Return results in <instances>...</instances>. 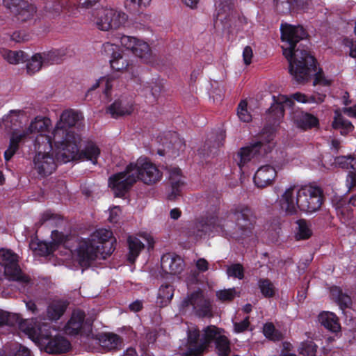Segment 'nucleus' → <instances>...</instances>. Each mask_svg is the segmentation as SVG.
<instances>
[{
	"mask_svg": "<svg viewBox=\"0 0 356 356\" xmlns=\"http://www.w3.org/2000/svg\"><path fill=\"white\" fill-rule=\"evenodd\" d=\"M81 113H63L61 120L54 133L50 136H40L35 139L37 153L33 159L34 168L39 175H51L56 168L58 162L67 163L77 159L90 161L97 164L100 149L92 141H88L85 148L79 151L81 142L79 134L75 133L74 126L82 118Z\"/></svg>",
	"mask_w": 356,
	"mask_h": 356,
	"instance_id": "obj_1",
	"label": "nucleus"
},
{
	"mask_svg": "<svg viewBox=\"0 0 356 356\" xmlns=\"http://www.w3.org/2000/svg\"><path fill=\"white\" fill-rule=\"evenodd\" d=\"M113 234L106 229H99L88 238H65L58 231L51 232V243L32 239L30 248L34 254L40 256L52 255L58 261L72 267L76 262L81 267H88L91 262L101 256L110 255L113 250Z\"/></svg>",
	"mask_w": 356,
	"mask_h": 356,
	"instance_id": "obj_2",
	"label": "nucleus"
},
{
	"mask_svg": "<svg viewBox=\"0 0 356 356\" xmlns=\"http://www.w3.org/2000/svg\"><path fill=\"white\" fill-rule=\"evenodd\" d=\"M281 39L283 55L287 59L289 73L293 79L300 84L309 81L314 74V85L321 84L328 86L331 81L327 79L321 70L316 72V60L308 51L300 47L296 49V44L306 38L307 33L302 26H293L288 24H281Z\"/></svg>",
	"mask_w": 356,
	"mask_h": 356,
	"instance_id": "obj_3",
	"label": "nucleus"
},
{
	"mask_svg": "<svg viewBox=\"0 0 356 356\" xmlns=\"http://www.w3.org/2000/svg\"><path fill=\"white\" fill-rule=\"evenodd\" d=\"M229 221L222 224L216 217L202 220L195 225L193 234L197 237L211 236L221 232L226 236L237 240L250 237L254 234L255 218L252 211L246 207H238L229 214Z\"/></svg>",
	"mask_w": 356,
	"mask_h": 356,
	"instance_id": "obj_4",
	"label": "nucleus"
},
{
	"mask_svg": "<svg viewBox=\"0 0 356 356\" xmlns=\"http://www.w3.org/2000/svg\"><path fill=\"white\" fill-rule=\"evenodd\" d=\"M323 202L322 190L312 185H290L279 198L280 207L287 215L296 214L298 209L312 213L321 208Z\"/></svg>",
	"mask_w": 356,
	"mask_h": 356,
	"instance_id": "obj_5",
	"label": "nucleus"
},
{
	"mask_svg": "<svg viewBox=\"0 0 356 356\" xmlns=\"http://www.w3.org/2000/svg\"><path fill=\"white\" fill-rule=\"evenodd\" d=\"M224 330L214 325H209L203 330L200 339V332L196 326L188 327L187 343L182 348L184 356H200L212 341L215 342L216 349L219 356H228L230 353V343L223 334Z\"/></svg>",
	"mask_w": 356,
	"mask_h": 356,
	"instance_id": "obj_6",
	"label": "nucleus"
},
{
	"mask_svg": "<svg viewBox=\"0 0 356 356\" xmlns=\"http://www.w3.org/2000/svg\"><path fill=\"white\" fill-rule=\"evenodd\" d=\"M19 329L41 349L48 353H62L68 351L70 343L65 337L56 334L45 324H37L35 319H26L19 323Z\"/></svg>",
	"mask_w": 356,
	"mask_h": 356,
	"instance_id": "obj_7",
	"label": "nucleus"
},
{
	"mask_svg": "<svg viewBox=\"0 0 356 356\" xmlns=\"http://www.w3.org/2000/svg\"><path fill=\"white\" fill-rule=\"evenodd\" d=\"M89 22L97 29L107 31L117 29L126 20V15L110 7H100L88 13Z\"/></svg>",
	"mask_w": 356,
	"mask_h": 356,
	"instance_id": "obj_8",
	"label": "nucleus"
},
{
	"mask_svg": "<svg viewBox=\"0 0 356 356\" xmlns=\"http://www.w3.org/2000/svg\"><path fill=\"white\" fill-rule=\"evenodd\" d=\"M261 140L241 148L237 153L235 160L240 168H242L246 163L251 161L257 154H266L270 151L274 145L273 142L274 138L273 131H270L267 133H262Z\"/></svg>",
	"mask_w": 356,
	"mask_h": 356,
	"instance_id": "obj_9",
	"label": "nucleus"
},
{
	"mask_svg": "<svg viewBox=\"0 0 356 356\" xmlns=\"http://www.w3.org/2000/svg\"><path fill=\"white\" fill-rule=\"evenodd\" d=\"M180 312L186 314L194 313L199 316H209L211 313V300L198 289L189 293L179 305Z\"/></svg>",
	"mask_w": 356,
	"mask_h": 356,
	"instance_id": "obj_10",
	"label": "nucleus"
},
{
	"mask_svg": "<svg viewBox=\"0 0 356 356\" xmlns=\"http://www.w3.org/2000/svg\"><path fill=\"white\" fill-rule=\"evenodd\" d=\"M0 265L4 268L5 275L9 280L17 281L24 286L31 283L30 277L23 273L18 264V256L10 250H0Z\"/></svg>",
	"mask_w": 356,
	"mask_h": 356,
	"instance_id": "obj_11",
	"label": "nucleus"
},
{
	"mask_svg": "<svg viewBox=\"0 0 356 356\" xmlns=\"http://www.w3.org/2000/svg\"><path fill=\"white\" fill-rule=\"evenodd\" d=\"M129 169L137 175V181L140 179L146 184H154L161 178L157 167L146 158H139L135 163H130Z\"/></svg>",
	"mask_w": 356,
	"mask_h": 356,
	"instance_id": "obj_12",
	"label": "nucleus"
},
{
	"mask_svg": "<svg viewBox=\"0 0 356 356\" xmlns=\"http://www.w3.org/2000/svg\"><path fill=\"white\" fill-rule=\"evenodd\" d=\"M120 41L124 48L131 51L143 63H149L152 61V51L147 42L128 35L122 36Z\"/></svg>",
	"mask_w": 356,
	"mask_h": 356,
	"instance_id": "obj_13",
	"label": "nucleus"
},
{
	"mask_svg": "<svg viewBox=\"0 0 356 356\" xmlns=\"http://www.w3.org/2000/svg\"><path fill=\"white\" fill-rule=\"evenodd\" d=\"M137 175L129 169L128 165L124 172L117 173L109 178L108 186L115 196L121 197L137 181Z\"/></svg>",
	"mask_w": 356,
	"mask_h": 356,
	"instance_id": "obj_14",
	"label": "nucleus"
},
{
	"mask_svg": "<svg viewBox=\"0 0 356 356\" xmlns=\"http://www.w3.org/2000/svg\"><path fill=\"white\" fill-rule=\"evenodd\" d=\"M92 322L89 318H85L83 312L76 309L65 326V332L69 335L85 334L88 336L91 332Z\"/></svg>",
	"mask_w": 356,
	"mask_h": 356,
	"instance_id": "obj_15",
	"label": "nucleus"
},
{
	"mask_svg": "<svg viewBox=\"0 0 356 356\" xmlns=\"http://www.w3.org/2000/svg\"><path fill=\"white\" fill-rule=\"evenodd\" d=\"M59 58L56 51H49L34 54L26 64V72L33 75L41 70L42 67L59 63Z\"/></svg>",
	"mask_w": 356,
	"mask_h": 356,
	"instance_id": "obj_16",
	"label": "nucleus"
},
{
	"mask_svg": "<svg viewBox=\"0 0 356 356\" xmlns=\"http://www.w3.org/2000/svg\"><path fill=\"white\" fill-rule=\"evenodd\" d=\"M276 176L277 170L273 166L269 165H262L255 172L254 182L258 188H264L270 185Z\"/></svg>",
	"mask_w": 356,
	"mask_h": 356,
	"instance_id": "obj_17",
	"label": "nucleus"
},
{
	"mask_svg": "<svg viewBox=\"0 0 356 356\" xmlns=\"http://www.w3.org/2000/svg\"><path fill=\"white\" fill-rule=\"evenodd\" d=\"M161 266L163 270L172 275H179L184 269V260L178 255L165 254L162 256Z\"/></svg>",
	"mask_w": 356,
	"mask_h": 356,
	"instance_id": "obj_18",
	"label": "nucleus"
},
{
	"mask_svg": "<svg viewBox=\"0 0 356 356\" xmlns=\"http://www.w3.org/2000/svg\"><path fill=\"white\" fill-rule=\"evenodd\" d=\"M168 181L170 185L171 192L168 194L170 200L175 199L179 195L180 191L184 186L185 179L178 168H171L169 170Z\"/></svg>",
	"mask_w": 356,
	"mask_h": 356,
	"instance_id": "obj_19",
	"label": "nucleus"
},
{
	"mask_svg": "<svg viewBox=\"0 0 356 356\" xmlns=\"http://www.w3.org/2000/svg\"><path fill=\"white\" fill-rule=\"evenodd\" d=\"M100 346L107 350H111L119 348L122 344L120 337L114 333H102L97 336Z\"/></svg>",
	"mask_w": 356,
	"mask_h": 356,
	"instance_id": "obj_20",
	"label": "nucleus"
},
{
	"mask_svg": "<svg viewBox=\"0 0 356 356\" xmlns=\"http://www.w3.org/2000/svg\"><path fill=\"white\" fill-rule=\"evenodd\" d=\"M318 322L326 329L336 332L340 330V324L337 316L330 312H322L318 316Z\"/></svg>",
	"mask_w": 356,
	"mask_h": 356,
	"instance_id": "obj_21",
	"label": "nucleus"
},
{
	"mask_svg": "<svg viewBox=\"0 0 356 356\" xmlns=\"http://www.w3.org/2000/svg\"><path fill=\"white\" fill-rule=\"evenodd\" d=\"M293 117L296 126L302 129H307L316 127L318 124V119L310 113H296Z\"/></svg>",
	"mask_w": 356,
	"mask_h": 356,
	"instance_id": "obj_22",
	"label": "nucleus"
},
{
	"mask_svg": "<svg viewBox=\"0 0 356 356\" xmlns=\"http://www.w3.org/2000/svg\"><path fill=\"white\" fill-rule=\"evenodd\" d=\"M127 243L129 247L127 260L130 263H134L143 250L145 245L138 237L133 236H129Z\"/></svg>",
	"mask_w": 356,
	"mask_h": 356,
	"instance_id": "obj_23",
	"label": "nucleus"
},
{
	"mask_svg": "<svg viewBox=\"0 0 356 356\" xmlns=\"http://www.w3.org/2000/svg\"><path fill=\"white\" fill-rule=\"evenodd\" d=\"M294 103L291 98L286 95L273 96V103L270 111H286L293 108Z\"/></svg>",
	"mask_w": 356,
	"mask_h": 356,
	"instance_id": "obj_24",
	"label": "nucleus"
},
{
	"mask_svg": "<svg viewBox=\"0 0 356 356\" xmlns=\"http://www.w3.org/2000/svg\"><path fill=\"white\" fill-rule=\"evenodd\" d=\"M67 303L63 300H54L47 307V316L50 320H58L64 314Z\"/></svg>",
	"mask_w": 356,
	"mask_h": 356,
	"instance_id": "obj_25",
	"label": "nucleus"
},
{
	"mask_svg": "<svg viewBox=\"0 0 356 356\" xmlns=\"http://www.w3.org/2000/svg\"><path fill=\"white\" fill-rule=\"evenodd\" d=\"M332 127L335 129H339L341 135H346L353 130V125L347 120L341 113H337L332 122Z\"/></svg>",
	"mask_w": 356,
	"mask_h": 356,
	"instance_id": "obj_26",
	"label": "nucleus"
},
{
	"mask_svg": "<svg viewBox=\"0 0 356 356\" xmlns=\"http://www.w3.org/2000/svg\"><path fill=\"white\" fill-rule=\"evenodd\" d=\"M174 295L172 286L165 284H162L158 292L157 304L160 307H165L170 303Z\"/></svg>",
	"mask_w": 356,
	"mask_h": 356,
	"instance_id": "obj_27",
	"label": "nucleus"
},
{
	"mask_svg": "<svg viewBox=\"0 0 356 356\" xmlns=\"http://www.w3.org/2000/svg\"><path fill=\"white\" fill-rule=\"evenodd\" d=\"M1 54L3 59L12 65L23 63L26 59V55L22 51H11L3 49L1 51Z\"/></svg>",
	"mask_w": 356,
	"mask_h": 356,
	"instance_id": "obj_28",
	"label": "nucleus"
},
{
	"mask_svg": "<svg viewBox=\"0 0 356 356\" xmlns=\"http://www.w3.org/2000/svg\"><path fill=\"white\" fill-rule=\"evenodd\" d=\"M296 224V238L298 240H305L312 235V225L309 222L301 219Z\"/></svg>",
	"mask_w": 356,
	"mask_h": 356,
	"instance_id": "obj_29",
	"label": "nucleus"
},
{
	"mask_svg": "<svg viewBox=\"0 0 356 356\" xmlns=\"http://www.w3.org/2000/svg\"><path fill=\"white\" fill-rule=\"evenodd\" d=\"M334 163L335 166L356 172V155L337 156L334 158Z\"/></svg>",
	"mask_w": 356,
	"mask_h": 356,
	"instance_id": "obj_30",
	"label": "nucleus"
},
{
	"mask_svg": "<svg viewBox=\"0 0 356 356\" xmlns=\"http://www.w3.org/2000/svg\"><path fill=\"white\" fill-rule=\"evenodd\" d=\"M51 125V120L47 118H35V120L31 123V131H38L40 133L37 137L43 136V133L48 131L49 127Z\"/></svg>",
	"mask_w": 356,
	"mask_h": 356,
	"instance_id": "obj_31",
	"label": "nucleus"
},
{
	"mask_svg": "<svg viewBox=\"0 0 356 356\" xmlns=\"http://www.w3.org/2000/svg\"><path fill=\"white\" fill-rule=\"evenodd\" d=\"M15 12L18 19L25 22L34 16L36 13V8L25 1Z\"/></svg>",
	"mask_w": 356,
	"mask_h": 356,
	"instance_id": "obj_32",
	"label": "nucleus"
},
{
	"mask_svg": "<svg viewBox=\"0 0 356 356\" xmlns=\"http://www.w3.org/2000/svg\"><path fill=\"white\" fill-rule=\"evenodd\" d=\"M258 287L261 294L266 298L274 296L277 292V288L274 284L268 279H261L258 282Z\"/></svg>",
	"mask_w": 356,
	"mask_h": 356,
	"instance_id": "obj_33",
	"label": "nucleus"
},
{
	"mask_svg": "<svg viewBox=\"0 0 356 356\" xmlns=\"http://www.w3.org/2000/svg\"><path fill=\"white\" fill-rule=\"evenodd\" d=\"M292 99L300 103L310 104V103H321L324 101L325 95H316L307 96L301 92H296L292 95Z\"/></svg>",
	"mask_w": 356,
	"mask_h": 356,
	"instance_id": "obj_34",
	"label": "nucleus"
},
{
	"mask_svg": "<svg viewBox=\"0 0 356 356\" xmlns=\"http://www.w3.org/2000/svg\"><path fill=\"white\" fill-rule=\"evenodd\" d=\"M24 137L23 134H18L13 133L10 142V145L8 149L4 152V157L6 161H9L14 155L18 148V143L20 140Z\"/></svg>",
	"mask_w": 356,
	"mask_h": 356,
	"instance_id": "obj_35",
	"label": "nucleus"
},
{
	"mask_svg": "<svg viewBox=\"0 0 356 356\" xmlns=\"http://www.w3.org/2000/svg\"><path fill=\"white\" fill-rule=\"evenodd\" d=\"M62 221L60 216L51 212V211H47L44 212L40 218V222L41 225L47 224V225L56 226Z\"/></svg>",
	"mask_w": 356,
	"mask_h": 356,
	"instance_id": "obj_36",
	"label": "nucleus"
},
{
	"mask_svg": "<svg viewBox=\"0 0 356 356\" xmlns=\"http://www.w3.org/2000/svg\"><path fill=\"white\" fill-rule=\"evenodd\" d=\"M152 0H125L124 6L130 11L137 12L150 5Z\"/></svg>",
	"mask_w": 356,
	"mask_h": 356,
	"instance_id": "obj_37",
	"label": "nucleus"
},
{
	"mask_svg": "<svg viewBox=\"0 0 356 356\" xmlns=\"http://www.w3.org/2000/svg\"><path fill=\"white\" fill-rule=\"evenodd\" d=\"M18 321V316L15 314H10L0 309V327L3 326H12Z\"/></svg>",
	"mask_w": 356,
	"mask_h": 356,
	"instance_id": "obj_38",
	"label": "nucleus"
},
{
	"mask_svg": "<svg viewBox=\"0 0 356 356\" xmlns=\"http://www.w3.org/2000/svg\"><path fill=\"white\" fill-rule=\"evenodd\" d=\"M110 63L111 67L116 71L125 70L129 65L127 59L123 57L120 52L111 58Z\"/></svg>",
	"mask_w": 356,
	"mask_h": 356,
	"instance_id": "obj_39",
	"label": "nucleus"
},
{
	"mask_svg": "<svg viewBox=\"0 0 356 356\" xmlns=\"http://www.w3.org/2000/svg\"><path fill=\"white\" fill-rule=\"evenodd\" d=\"M332 296L339 302L341 309H343V307H348L351 304L350 298L346 295L343 294L341 291H339L337 288L332 290Z\"/></svg>",
	"mask_w": 356,
	"mask_h": 356,
	"instance_id": "obj_40",
	"label": "nucleus"
},
{
	"mask_svg": "<svg viewBox=\"0 0 356 356\" xmlns=\"http://www.w3.org/2000/svg\"><path fill=\"white\" fill-rule=\"evenodd\" d=\"M263 332L266 337L270 340L276 341L282 338V334L275 329L272 323H266Z\"/></svg>",
	"mask_w": 356,
	"mask_h": 356,
	"instance_id": "obj_41",
	"label": "nucleus"
},
{
	"mask_svg": "<svg viewBox=\"0 0 356 356\" xmlns=\"http://www.w3.org/2000/svg\"><path fill=\"white\" fill-rule=\"evenodd\" d=\"M236 296H238V292L234 288L220 290L216 292L218 299L222 302L230 301Z\"/></svg>",
	"mask_w": 356,
	"mask_h": 356,
	"instance_id": "obj_42",
	"label": "nucleus"
},
{
	"mask_svg": "<svg viewBox=\"0 0 356 356\" xmlns=\"http://www.w3.org/2000/svg\"><path fill=\"white\" fill-rule=\"evenodd\" d=\"M317 346L312 341L302 343L300 348V353L304 356H315Z\"/></svg>",
	"mask_w": 356,
	"mask_h": 356,
	"instance_id": "obj_43",
	"label": "nucleus"
},
{
	"mask_svg": "<svg viewBox=\"0 0 356 356\" xmlns=\"http://www.w3.org/2000/svg\"><path fill=\"white\" fill-rule=\"evenodd\" d=\"M102 86L103 88V93L106 97H109L113 86L114 78L111 76H104L100 77Z\"/></svg>",
	"mask_w": 356,
	"mask_h": 356,
	"instance_id": "obj_44",
	"label": "nucleus"
},
{
	"mask_svg": "<svg viewBox=\"0 0 356 356\" xmlns=\"http://www.w3.org/2000/svg\"><path fill=\"white\" fill-rule=\"evenodd\" d=\"M227 274L229 277L241 280L243 278V266L240 264H232L227 268Z\"/></svg>",
	"mask_w": 356,
	"mask_h": 356,
	"instance_id": "obj_45",
	"label": "nucleus"
},
{
	"mask_svg": "<svg viewBox=\"0 0 356 356\" xmlns=\"http://www.w3.org/2000/svg\"><path fill=\"white\" fill-rule=\"evenodd\" d=\"M102 52L106 56H111V58H113L120 53L118 46L111 42H106L102 45Z\"/></svg>",
	"mask_w": 356,
	"mask_h": 356,
	"instance_id": "obj_46",
	"label": "nucleus"
},
{
	"mask_svg": "<svg viewBox=\"0 0 356 356\" xmlns=\"http://www.w3.org/2000/svg\"><path fill=\"white\" fill-rule=\"evenodd\" d=\"M122 211L119 207L115 206L110 209L108 220L112 223L118 222L121 217Z\"/></svg>",
	"mask_w": 356,
	"mask_h": 356,
	"instance_id": "obj_47",
	"label": "nucleus"
},
{
	"mask_svg": "<svg viewBox=\"0 0 356 356\" xmlns=\"http://www.w3.org/2000/svg\"><path fill=\"white\" fill-rule=\"evenodd\" d=\"M30 350L27 348L20 344H17L13 349L12 354L10 356H30Z\"/></svg>",
	"mask_w": 356,
	"mask_h": 356,
	"instance_id": "obj_48",
	"label": "nucleus"
},
{
	"mask_svg": "<svg viewBox=\"0 0 356 356\" xmlns=\"http://www.w3.org/2000/svg\"><path fill=\"white\" fill-rule=\"evenodd\" d=\"M250 325L249 318L246 317L239 323H234V331L236 333H241L246 330Z\"/></svg>",
	"mask_w": 356,
	"mask_h": 356,
	"instance_id": "obj_49",
	"label": "nucleus"
},
{
	"mask_svg": "<svg viewBox=\"0 0 356 356\" xmlns=\"http://www.w3.org/2000/svg\"><path fill=\"white\" fill-rule=\"evenodd\" d=\"M147 88L149 89L152 95L154 97L159 95L163 89V86L161 84V83H159L157 81H152L147 83Z\"/></svg>",
	"mask_w": 356,
	"mask_h": 356,
	"instance_id": "obj_50",
	"label": "nucleus"
},
{
	"mask_svg": "<svg viewBox=\"0 0 356 356\" xmlns=\"http://www.w3.org/2000/svg\"><path fill=\"white\" fill-rule=\"evenodd\" d=\"M24 2L23 0H3L4 6L13 11H16Z\"/></svg>",
	"mask_w": 356,
	"mask_h": 356,
	"instance_id": "obj_51",
	"label": "nucleus"
},
{
	"mask_svg": "<svg viewBox=\"0 0 356 356\" xmlns=\"http://www.w3.org/2000/svg\"><path fill=\"white\" fill-rule=\"evenodd\" d=\"M343 42L345 46L350 48V56L353 58H356V41L353 39L346 38L343 39Z\"/></svg>",
	"mask_w": 356,
	"mask_h": 356,
	"instance_id": "obj_52",
	"label": "nucleus"
},
{
	"mask_svg": "<svg viewBox=\"0 0 356 356\" xmlns=\"http://www.w3.org/2000/svg\"><path fill=\"white\" fill-rule=\"evenodd\" d=\"M293 346L289 342H284L280 356H296L292 350Z\"/></svg>",
	"mask_w": 356,
	"mask_h": 356,
	"instance_id": "obj_53",
	"label": "nucleus"
},
{
	"mask_svg": "<svg viewBox=\"0 0 356 356\" xmlns=\"http://www.w3.org/2000/svg\"><path fill=\"white\" fill-rule=\"evenodd\" d=\"M252 56H253V51H252V48L250 46H246L243 49V61L246 65H248L251 63Z\"/></svg>",
	"mask_w": 356,
	"mask_h": 356,
	"instance_id": "obj_54",
	"label": "nucleus"
},
{
	"mask_svg": "<svg viewBox=\"0 0 356 356\" xmlns=\"http://www.w3.org/2000/svg\"><path fill=\"white\" fill-rule=\"evenodd\" d=\"M98 1L99 0H79V7L88 9L94 6Z\"/></svg>",
	"mask_w": 356,
	"mask_h": 356,
	"instance_id": "obj_55",
	"label": "nucleus"
},
{
	"mask_svg": "<svg viewBox=\"0 0 356 356\" xmlns=\"http://www.w3.org/2000/svg\"><path fill=\"white\" fill-rule=\"evenodd\" d=\"M102 84V81L100 80V78L97 79L88 89L87 92H86V98H88L93 91H95L96 89H97Z\"/></svg>",
	"mask_w": 356,
	"mask_h": 356,
	"instance_id": "obj_56",
	"label": "nucleus"
},
{
	"mask_svg": "<svg viewBox=\"0 0 356 356\" xmlns=\"http://www.w3.org/2000/svg\"><path fill=\"white\" fill-rule=\"evenodd\" d=\"M196 266L200 271L204 272L208 269V262L204 259H199L196 262Z\"/></svg>",
	"mask_w": 356,
	"mask_h": 356,
	"instance_id": "obj_57",
	"label": "nucleus"
},
{
	"mask_svg": "<svg viewBox=\"0 0 356 356\" xmlns=\"http://www.w3.org/2000/svg\"><path fill=\"white\" fill-rule=\"evenodd\" d=\"M347 186L350 188L356 185V175L353 172L348 174L346 179Z\"/></svg>",
	"mask_w": 356,
	"mask_h": 356,
	"instance_id": "obj_58",
	"label": "nucleus"
},
{
	"mask_svg": "<svg viewBox=\"0 0 356 356\" xmlns=\"http://www.w3.org/2000/svg\"><path fill=\"white\" fill-rule=\"evenodd\" d=\"M239 120L244 122H248L252 120L250 113H237Z\"/></svg>",
	"mask_w": 356,
	"mask_h": 356,
	"instance_id": "obj_59",
	"label": "nucleus"
},
{
	"mask_svg": "<svg viewBox=\"0 0 356 356\" xmlns=\"http://www.w3.org/2000/svg\"><path fill=\"white\" fill-rule=\"evenodd\" d=\"M121 108L122 102L120 99H117L108 107V111H119Z\"/></svg>",
	"mask_w": 356,
	"mask_h": 356,
	"instance_id": "obj_60",
	"label": "nucleus"
},
{
	"mask_svg": "<svg viewBox=\"0 0 356 356\" xmlns=\"http://www.w3.org/2000/svg\"><path fill=\"white\" fill-rule=\"evenodd\" d=\"M142 306H143L142 302L140 300H136L129 305V309L131 311L136 312H138L139 310H140V309L142 308Z\"/></svg>",
	"mask_w": 356,
	"mask_h": 356,
	"instance_id": "obj_61",
	"label": "nucleus"
},
{
	"mask_svg": "<svg viewBox=\"0 0 356 356\" xmlns=\"http://www.w3.org/2000/svg\"><path fill=\"white\" fill-rule=\"evenodd\" d=\"M200 0H181V1L186 6L191 8H195L197 7Z\"/></svg>",
	"mask_w": 356,
	"mask_h": 356,
	"instance_id": "obj_62",
	"label": "nucleus"
},
{
	"mask_svg": "<svg viewBox=\"0 0 356 356\" xmlns=\"http://www.w3.org/2000/svg\"><path fill=\"white\" fill-rule=\"evenodd\" d=\"M26 307L29 311H31L33 314H36L38 309L36 305L33 301H28L26 302Z\"/></svg>",
	"mask_w": 356,
	"mask_h": 356,
	"instance_id": "obj_63",
	"label": "nucleus"
},
{
	"mask_svg": "<svg viewBox=\"0 0 356 356\" xmlns=\"http://www.w3.org/2000/svg\"><path fill=\"white\" fill-rule=\"evenodd\" d=\"M225 138V134L223 131H220L217 136V138L216 140V144L218 147L222 145V143Z\"/></svg>",
	"mask_w": 356,
	"mask_h": 356,
	"instance_id": "obj_64",
	"label": "nucleus"
}]
</instances>
